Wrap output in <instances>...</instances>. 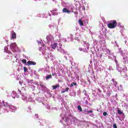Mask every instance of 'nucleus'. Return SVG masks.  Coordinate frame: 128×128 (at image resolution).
<instances>
[{
	"mask_svg": "<svg viewBox=\"0 0 128 128\" xmlns=\"http://www.w3.org/2000/svg\"><path fill=\"white\" fill-rule=\"evenodd\" d=\"M0 110H4V112H14L16 110V107L4 102V101H2L0 105Z\"/></svg>",
	"mask_w": 128,
	"mask_h": 128,
	"instance_id": "obj_1",
	"label": "nucleus"
},
{
	"mask_svg": "<svg viewBox=\"0 0 128 128\" xmlns=\"http://www.w3.org/2000/svg\"><path fill=\"white\" fill-rule=\"evenodd\" d=\"M62 6L64 7L62 10V12L64 14H70V12H74V6L72 5H70V4L66 3L62 1Z\"/></svg>",
	"mask_w": 128,
	"mask_h": 128,
	"instance_id": "obj_2",
	"label": "nucleus"
},
{
	"mask_svg": "<svg viewBox=\"0 0 128 128\" xmlns=\"http://www.w3.org/2000/svg\"><path fill=\"white\" fill-rule=\"evenodd\" d=\"M38 44H40L42 47H40L39 48V50L40 52H42V54L45 55V58H50V60H54V56L52 55L51 54H48V53L46 52V45L42 43V42H38Z\"/></svg>",
	"mask_w": 128,
	"mask_h": 128,
	"instance_id": "obj_3",
	"label": "nucleus"
},
{
	"mask_svg": "<svg viewBox=\"0 0 128 128\" xmlns=\"http://www.w3.org/2000/svg\"><path fill=\"white\" fill-rule=\"evenodd\" d=\"M22 100H24L26 102H34V100L30 96H28L26 93H24L22 94L21 96Z\"/></svg>",
	"mask_w": 128,
	"mask_h": 128,
	"instance_id": "obj_4",
	"label": "nucleus"
},
{
	"mask_svg": "<svg viewBox=\"0 0 128 128\" xmlns=\"http://www.w3.org/2000/svg\"><path fill=\"white\" fill-rule=\"evenodd\" d=\"M119 52L123 56L124 64H126V62H128V53L126 52H122L121 48H119Z\"/></svg>",
	"mask_w": 128,
	"mask_h": 128,
	"instance_id": "obj_5",
	"label": "nucleus"
},
{
	"mask_svg": "<svg viewBox=\"0 0 128 128\" xmlns=\"http://www.w3.org/2000/svg\"><path fill=\"white\" fill-rule=\"evenodd\" d=\"M10 50H12L14 52H18V48L16 42H14L10 44Z\"/></svg>",
	"mask_w": 128,
	"mask_h": 128,
	"instance_id": "obj_6",
	"label": "nucleus"
},
{
	"mask_svg": "<svg viewBox=\"0 0 128 128\" xmlns=\"http://www.w3.org/2000/svg\"><path fill=\"white\" fill-rule=\"evenodd\" d=\"M116 21L112 20L110 21V22L108 24V26L109 28H114L116 26Z\"/></svg>",
	"mask_w": 128,
	"mask_h": 128,
	"instance_id": "obj_7",
	"label": "nucleus"
},
{
	"mask_svg": "<svg viewBox=\"0 0 128 128\" xmlns=\"http://www.w3.org/2000/svg\"><path fill=\"white\" fill-rule=\"evenodd\" d=\"M66 112H63L62 114H60L61 118H62V120H60V122H62L63 124H68L67 120H64V118H66ZM66 123V124H65Z\"/></svg>",
	"mask_w": 128,
	"mask_h": 128,
	"instance_id": "obj_8",
	"label": "nucleus"
},
{
	"mask_svg": "<svg viewBox=\"0 0 128 128\" xmlns=\"http://www.w3.org/2000/svg\"><path fill=\"white\" fill-rule=\"evenodd\" d=\"M46 38L47 42L48 44L54 42V37L52 36L50 34H48V36H47Z\"/></svg>",
	"mask_w": 128,
	"mask_h": 128,
	"instance_id": "obj_9",
	"label": "nucleus"
},
{
	"mask_svg": "<svg viewBox=\"0 0 128 128\" xmlns=\"http://www.w3.org/2000/svg\"><path fill=\"white\" fill-rule=\"evenodd\" d=\"M11 96L13 98H20V96L16 94V92H12L11 94Z\"/></svg>",
	"mask_w": 128,
	"mask_h": 128,
	"instance_id": "obj_10",
	"label": "nucleus"
},
{
	"mask_svg": "<svg viewBox=\"0 0 128 128\" xmlns=\"http://www.w3.org/2000/svg\"><path fill=\"white\" fill-rule=\"evenodd\" d=\"M84 112H86H86H88V114H89L90 116H94V113H92L94 112L92 110H84Z\"/></svg>",
	"mask_w": 128,
	"mask_h": 128,
	"instance_id": "obj_11",
	"label": "nucleus"
},
{
	"mask_svg": "<svg viewBox=\"0 0 128 128\" xmlns=\"http://www.w3.org/2000/svg\"><path fill=\"white\" fill-rule=\"evenodd\" d=\"M56 46H58V44L54 42H52L51 43V46H50L51 48H52L53 50H55Z\"/></svg>",
	"mask_w": 128,
	"mask_h": 128,
	"instance_id": "obj_12",
	"label": "nucleus"
},
{
	"mask_svg": "<svg viewBox=\"0 0 128 128\" xmlns=\"http://www.w3.org/2000/svg\"><path fill=\"white\" fill-rule=\"evenodd\" d=\"M36 63L34 62L28 61L27 62V66H36Z\"/></svg>",
	"mask_w": 128,
	"mask_h": 128,
	"instance_id": "obj_13",
	"label": "nucleus"
},
{
	"mask_svg": "<svg viewBox=\"0 0 128 128\" xmlns=\"http://www.w3.org/2000/svg\"><path fill=\"white\" fill-rule=\"evenodd\" d=\"M83 46H84V48H86L87 50L90 48V44L85 41H83Z\"/></svg>",
	"mask_w": 128,
	"mask_h": 128,
	"instance_id": "obj_14",
	"label": "nucleus"
},
{
	"mask_svg": "<svg viewBox=\"0 0 128 128\" xmlns=\"http://www.w3.org/2000/svg\"><path fill=\"white\" fill-rule=\"evenodd\" d=\"M40 86H41L42 90H43V92H46V87L42 83H40Z\"/></svg>",
	"mask_w": 128,
	"mask_h": 128,
	"instance_id": "obj_15",
	"label": "nucleus"
},
{
	"mask_svg": "<svg viewBox=\"0 0 128 128\" xmlns=\"http://www.w3.org/2000/svg\"><path fill=\"white\" fill-rule=\"evenodd\" d=\"M11 38L14 40V38H16V32H12L10 34Z\"/></svg>",
	"mask_w": 128,
	"mask_h": 128,
	"instance_id": "obj_16",
	"label": "nucleus"
},
{
	"mask_svg": "<svg viewBox=\"0 0 128 128\" xmlns=\"http://www.w3.org/2000/svg\"><path fill=\"white\" fill-rule=\"evenodd\" d=\"M111 94H112V90H110L109 88H108V90L106 92V94L108 96H110Z\"/></svg>",
	"mask_w": 128,
	"mask_h": 128,
	"instance_id": "obj_17",
	"label": "nucleus"
},
{
	"mask_svg": "<svg viewBox=\"0 0 128 128\" xmlns=\"http://www.w3.org/2000/svg\"><path fill=\"white\" fill-rule=\"evenodd\" d=\"M4 52H7V54H10V51L8 50V46L4 47Z\"/></svg>",
	"mask_w": 128,
	"mask_h": 128,
	"instance_id": "obj_18",
	"label": "nucleus"
},
{
	"mask_svg": "<svg viewBox=\"0 0 128 128\" xmlns=\"http://www.w3.org/2000/svg\"><path fill=\"white\" fill-rule=\"evenodd\" d=\"M108 58L111 60H116V56H114L112 54H110Z\"/></svg>",
	"mask_w": 128,
	"mask_h": 128,
	"instance_id": "obj_19",
	"label": "nucleus"
},
{
	"mask_svg": "<svg viewBox=\"0 0 128 128\" xmlns=\"http://www.w3.org/2000/svg\"><path fill=\"white\" fill-rule=\"evenodd\" d=\"M116 70H118V72H122V70L124 69L120 67L118 65H116Z\"/></svg>",
	"mask_w": 128,
	"mask_h": 128,
	"instance_id": "obj_20",
	"label": "nucleus"
},
{
	"mask_svg": "<svg viewBox=\"0 0 128 128\" xmlns=\"http://www.w3.org/2000/svg\"><path fill=\"white\" fill-rule=\"evenodd\" d=\"M54 12H58V9H55L54 10H52V11H50V12H52L53 16H56L58 14V13H54Z\"/></svg>",
	"mask_w": 128,
	"mask_h": 128,
	"instance_id": "obj_21",
	"label": "nucleus"
},
{
	"mask_svg": "<svg viewBox=\"0 0 128 128\" xmlns=\"http://www.w3.org/2000/svg\"><path fill=\"white\" fill-rule=\"evenodd\" d=\"M79 50H80V52H88V50H86V49L84 48H78Z\"/></svg>",
	"mask_w": 128,
	"mask_h": 128,
	"instance_id": "obj_22",
	"label": "nucleus"
},
{
	"mask_svg": "<svg viewBox=\"0 0 128 128\" xmlns=\"http://www.w3.org/2000/svg\"><path fill=\"white\" fill-rule=\"evenodd\" d=\"M52 88H53V90H56V88H60V84H57L56 86H53Z\"/></svg>",
	"mask_w": 128,
	"mask_h": 128,
	"instance_id": "obj_23",
	"label": "nucleus"
},
{
	"mask_svg": "<svg viewBox=\"0 0 128 128\" xmlns=\"http://www.w3.org/2000/svg\"><path fill=\"white\" fill-rule=\"evenodd\" d=\"M46 80H50V78H52V75H47L46 76Z\"/></svg>",
	"mask_w": 128,
	"mask_h": 128,
	"instance_id": "obj_24",
	"label": "nucleus"
},
{
	"mask_svg": "<svg viewBox=\"0 0 128 128\" xmlns=\"http://www.w3.org/2000/svg\"><path fill=\"white\" fill-rule=\"evenodd\" d=\"M78 22L81 26H84V22H82V21L81 20H78Z\"/></svg>",
	"mask_w": 128,
	"mask_h": 128,
	"instance_id": "obj_25",
	"label": "nucleus"
},
{
	"mask_svg": "<svg viewBox=\"0 0 128 128\" xmlns=\"http://www.w3.org/2000/svg\"><path fill=\"white\" fill-rule=\"evenodd\" d=\"M112 82H113L114 86H116V84H118V82H116L114 81V79L112 78Z\"/></svg>",
	"mask_w": 128,
	"mask_h": 128,
	"instance_id": "obj_26",
	"label": "nucleus"
},
{
	"mask_svg": "<svg viewBox=\"0 0 128 128\" xmlns=\"http://www.w3.org/2000/svg\"><path fill=\"white\" fill-rule=\"evenodd\" d=\"M68 90H70V88H65V89L64 90H63V91L62 92V94H64V92H68Z\"/></svg>",
	"mask_w": 128,
	"mask_h": 128,
	"instance_id": "obj_27",
	"label": "nucleus"
},
{
	"mask_svg": "<svg viewBox=\"0 0 128 128\" xmlns=\"http://www.w3.org/2000/svg\"><path fill=\"white\" fill-rule=\"evenodd\" d=\"M78 110H80V112L82 111V106H78Z\"/></svg>",
	"mask_w": 128,
	"mask_h": 128,
	"instance_id": "obj_28",
	"label": "nucleus"
},
{
	"mask_svg": "<svg viewBox=\"0 0 128 128\" xmlns=\"http://www.w3.org/2000/svg\"><path fill=\"white\" fill-rule=\"evenodd\" d=\"M76 86V82H72L70 84V87L72 88V86Z\"/></svg>",
	"mask_w": 128,
	"mask_h": 128,
	"instance_id": "obj_29",
	"label": "nucleus"
},
{
	"mask_svg": "<svg viewBox=\"0 0 128 128\" xmlns=\"http://www.w3.org/2000/svg\"><path fill=\"white\" fill-rule=\"evenodd\" d=\"M70 38V41L72 42V35H70V36H68V38Z\"/></svg>",
	"mask_w": 128,
	"mask_h": 128,
	"instance_id": "obj_30",
	"label": "nucleus"
},
{
	"mask_svg": "<svg viewBox=\"0 0 128 128\" xmlns=\"http://www.w3.org/2000/svg\"><path fill=\"white\" fill-rule=\"evenodd\" d=\"M72 120L74 122H78V119L76 118H73Z\"/></svg>",
	"mask_w": 128,
	"mask_h": 128,
	"instance_id": "obj_31",
	"label": "nucleus"
},
{
	"mask_svg": "<svg viewBox=\"0 0 128 128\" xmlns=\"http://www.w3.org/2000/svg\"><path fill=\"white\" fill-rule=\"evenodd\" d=\"M32 108H30V107H28V112H32Z\"/></svg>",
	"mask_w": 128,
	"mask_h": 128,
	"instance_id": "obj_32",
	"label": "nucleus"
},
{
	"mask_svg": "<svg viewBox=\"0 0 128 128\" xmlns=\"http://www.w3.org/2000/svg\"><path fill=\"white\" fill-rule=\"evenodd\" d=\"M116 89L114 90L115 92H118V90H120V87L116 86Z\"/></svg>",
	"mask_w": 128,
	"mask_h": 128,
	"instance_id": "obj_33",
	"label": "nucleus"
},
{
	"mask_svg": "<svg viewBox=\"0 0 128 128\" xmlns=\"http://www.w3.org/2000/svg\"><path fill=\"white\" fill-rule=\"evenodd\" d=\"M42 18H46V14H43L41 16Z\"/></svg>",
	"mask_w": 128,
	"mask_h": 128,
	"instance_id": "obj_34",
	"label": "nucleus"
},
{
	"mask_svg": "<svg viewBox=\"0 0 128 128\" xmlns=\"http://www.w3.org/2000/svg\"><path fill=\"white\" fill-rule=\"evenodd\" d=\"M106 52H107V54H110V50H106Z\"/></svg>",
	"mask_w": 128,
	"mask_h": 128,
	"instance_id": "obj_35",
	"label": "nucleus"
},
{
	"mask_svg": "<svg viewBox=\"0 0 128 128\" xmlns=\"http://www.w3.org/2000/svg\"><path fill=\"white\" fill-rule=\"evenodd\" d=\"M22 62H23V64H26V60L25 59H23L22 60Z\"/></svg>",
	"mask_w": 128,
	"mask_h": 128,
	"instance_id": "obj_36",
	"label": "nucleus"
},
{
	"mask_svg": "<svg viewBox=\"0 0 128 128\" xmlns=\"http://www.w3.org/2000/svg\"><path fill=\"white\" fill-rule=\"evenodd\" d=\"M46 108H48V110H50V105L46 104Z\"/></svg>",
	"mask_w": 128,
	"mask_h": 128,
	"instance_id": "obj_37",
	"label": "nucleus"
},
{
	"mask_svg": "<svg viewBox=\"0 0 128 128\" xmlns=\"http://www.w3.org/2000/svg\"><path fill=\"white\" fill-rule=\"evenodd\" d=\"M118 114H122V112L120 110H118Z\"/></svg>",
	"mask_w": 128,
	"mask_h": 128,
	"instance_id": "obj_38",
	"label": "nucleus"
},
{
	"mask_svg": "<svg viewBox=\"0 0 128 128\" xmlns=\"http://www.w3.org/2000/svg\"><path fill=\"white\" fill-rule=\"evenodd\" d=\"M62 42H67L66 38H63L62 39Z\"/></svg>",
	"mask_w": 128,
	"mask_h": 128,
	"instance_id": "obj_39",
	"label": "nucleus"
},
{
	"mask_svg": "<svg viewBox=\"0 0 128 128\" xmlns=\"http://www.w3.org/2000/svg\"><path fill=\"white\" fill-rule=\"evenodd\" d=\"M52 76H56V73L54 72V71H52Z\"/></svg>",
	"mask_w": 128,
	"mask_h": 128,
	"instance_id": "obj_40",
	"label": "nucleus"
},
{
	"mask_svg": "<svg viewBox=\"0 0 128 128\" xmlns=\"http://www.w3.org/2000/svg\"><path fill=\"white\" fill-rule=\"evenodd\" d=\"M25 82H28V84H29V82H32V80H26Z\"/></svg>",
	"mask_w": 128,
	"mask_h": 128,
	"instance_id": "obj_41",
	"label": "nucleus"
},
{
	"mask_svg": "<svg viewBox=\"0 0 128 128\" xmlns=\"http://www.w3.org/2000/svg\"><path fill=\"white\" fill-rule=\"evenodd\" d=\"M113 128H118V127L116 126V124H113Z\"/></svg>",
	"mask_w": 128,
	"mask_h": 128,
	"instance_id": "obj_42",
	"label": "nucleus"
},
{
	"mask_svg": "<svg viewBox=\"0 0 128 128\" xmlns=\"http://www.w3.org/2000/svg\"><path fill=\"white\" fill-rule=\"evenodd\" d=\"M24 72H26V70H28V68H26V67H24Z\"/></svg>",
	"mask_w": 128,
	"mask_h": 128,
	"instance_id": "obj_43",
	"label": "nucleus"
},
{
	"mask_svg": "<svg viewBox=\"0 0 128 128\" xmlns=\"http://www.w3.org/2000/svg\"><path fill=\"white\" fill-rule=\"evenodd\" d=\"M106 114H108L106 112H104L103 113V116H106Z\"/></svg>",
	"mask_w": 128,
	"mask_h": 128,
	"instance_id": "obj_44",
	"label": "nucleus"
},
{
	"mask_svg": "<svg viewBox=\"0 0 128 128\" xmlns=\"http://www.w3.org/2000/svg\"><path fill=\"white\" fill-rule=\"evenodd\" d=\"M34 116H35V118H38V114H35Z\"/></svg>",
	"mask_w": 128,
	"mask_h": 128,
	"instance_id": "obj_45",
	"label": "nucleus"
},
{
	"mask_svg": "<svg viewBox=\"0 0 128 128\" xmlns=\"http://www.w3.org/2000/svg\"><path fill=\"white\" fill-rule=\"evenodd\" d=\"M84 94L85 96H86V91H84Z\"/></svg>",
	"mask_w": 128,
	"mask_h": 128,
	"instance_id": "obj_46",
	"label": "nucleus"
},
{
	"mask_svg": "<svg viewBox=\"0 0 128 128\" xmlns=\"http://www.w3.org/2000/svg\"><path fill=\"white\" fill-rule=\"evenodd\" d=\"M98 92H102V91L99 88L98 89Z\"/></svg>",
	"mask_w": 128,
	"mask_h": 128,
	"instance_id": "obj_47",
	"label": "nucleus"
},
{
	"mask_svg": "<svg viewBox=\"0 0 128 128\" xmlns=\"http://www.w3.org/2000/svg\"><path fill=\"white\" fill-rule=\"evenodd\" d=\"M59 46H60V48H62V44H59Z\"/></svg>",
	"mask_w": 128,
	"mask_h": 128,
	"instance_id": "obj_48",
	"label": "nucleus"
},
{
	"mask_svg": "<svg viewBox=\"0 0 128 128\" xmlns=\"http://www.w3.org/2000/svg\"><path fill=\"white\" fill-rule=\"evenodd\" d=\"M120 28H124V26H122L121 25H120Z\"/></svg>",
	"mask_w": 128,
	"mask_h": 128,
	"instance_id": "obj_49",
	"label": "nucleus"
},
{
	"mask_svg": "<svg viewBox=\"0 0 128 128\" xmlns=\"http://www.w3.org/2000/svg\"><path fill=\"white\" fill-rule=\"evenodd\" d=\"M60 36H61V34H58V37H59V38L60 39Z\"/></svg>",
	"mask_w": 128,
	"mask_h": 128,
	"instance_id": "obj_50",
	"label": "nucleus"
},
{
	"mask_svg": "<svg viewBox=\"0 0 128 128\" xmlns=\"http://www.w3.org/2000/svg\"><path fill=\"white\" fill-rule=\"evenodd\" d=\"M48 50H50V48L48 47Z\"/></svg>",
	"mask_w": 128,
	"mask_h": 128,
	"instance_id": "obj_51",
	"label": "nucleus"
},
{
	"mask_svg": "<svg viewBox=\"0 0 128 128\" xmlns=\"http://www.w3.org/2000/svg\"><path fill=\"white\" fill-rule=\"evenodd\" d=\"M46 68H47V70H48V68H50V66H47Z\"/></svg>",
	"mask_w": 128,
	"mask_h": 128,
	"instance_id": "obj_52",
	"label": "nucleus"
},
{
	"mask_svg": "<svg viewBox=\"0 0 128 128\" xmlns=\"http://www.w3.org/2000/svg\"><path fill=\"white\" fill-rule=\"evenodd\" d=\"M20 84H21V86L22 84V82H20Z\"/></svg>",
	"mask_w": 128,
	"mask_h": 128,
	"instance_id": "obj_53",
	"label": "nucleus"
},
{
	"mask_svg": "<svg viewBox=\"0 0 128 128\" xmlns=\"http://www.w3.org/2000/svg\"><path fill=\"white\" fill-rule=\"evenodd\" d=\"M18 92H19L20 94V92H22V91H20V90H18Z\"/></svg>",
	"mask_w": 128,
	"mask_h": 128,
	"instance_id": "obj_54",
	"label": "nucleus"
},
{
	"mask_svg": "<svg viewBox=\"0 0 128 128\" xmlns=\"http://www.w3.org/2000/svg\"><path fill=\"white\" fill-rule=\"evenodd\" d=\"M74 14H78V12H74Z\"/></svg>",
	"mask_w": 128,
	"mask_h": 128,
	"instance_id": "obj_55",
	"label": "nucleus"
},
{
	"mask_svg": "<svg viewBox=\"0 0 128 128\" xmlns=\"http://www.w3.org/2000/svg\"><path fill=\"white\" fill-rule=\"evenodd\" d=\"M50 28H52V25H50L49 26Z\"/></svg>",
	"mask_w": 128,
	"mask_h": 128,
	"instance_id": "obj_56",
	"label": "nucleus"
},
{
	"mask_svg": "<svg viewBox=\"0 0 128 128\" xmlns=\"http://www.w3.org/2000/svg\"><path fill=\"white\" fill-rule=\"evenodd\" d=\"M48 14H49L50 16V14L48 13Z\"/></svg>",
	"mask_w": 128,
	"mask_h": 128,
	"instance_id": "obj_57",
	"label": "nucleus"
},
{
	"mask_svg": "<svg viewBox=\"0 0 128 128\" xmlns=\"http://www.w3.org/2000/svg\"><path fill=\"white\" fill-rule=\"evenodd\" d=\"M7 58H10V56H8Z\"/></svg>",
	"mask_w": 128,
	"mask_h": 128,
	"instance_id": "obj_58",
	"label": "nucleus"
},
{
	"mask_svg": "<svg viewBox=\"0 0 128 128\" xmlns=\"http://www.w3.org/2000/svg\"><path fill=\"white\" fill-rule=\"evenodd\" d=\"M120 88H122V85H120Z\"/></svg>",
	"mask_w": 128,
	"mask_h": 128,
	"instance_id": "obj_59",
	"label": "nucleus"
},
{
	"mask_svg": "<svg viewBox=\"0 0 128 128\" xmlns=\"http://www.w3.org/2000/svg\"><path fill=\"white\" fill-rule=\"evenodd\" d=\"M125 44H126V41H125Z\"/></svg>",
	"mask_w": 128,
	"mask_h": 128,
	"instance_id": "obj_60",
	"label": "nucleus"
},
{
	"mask_svg": "<svg viewBox=\"0 0 128 128\" xmlns=\"http://www.w3.org/2000/svg\"><path fill=\"white\" fill-rule=\"evenodd\" d=\"M104 42H105V41H104Z\"/></svg>",
	"mask_w": 128,
	"mask_h": 128,
	"instance_id": "obj_61",
	"label": "nucleus"
},
{
	"mask_svg": "<svg viewBox=\"0 0 128 128\" xmlns=\"http://www.w3.org/2000/svg\"><path fill=\"white\" fill-rule=\"evenodd\" d=\"M58 50H60L58 49Z\"/></svg>",
	"mask_w": 128,
	"mask_h": 128,
	"instance_id": "obj_62",
	"label": "nucleus"
},
{
	"mask_svg": "<svg viewBox=\"0 0 128 128\" xmlns=\"http://www.w3.org/2000/svg\"><path fill=\"white\" fill-rule=\"evenodd\" d=\"M84 10H85V8H84Z\"/></svg>",
	"mask_w": 128,
	"mask_h": 128,
	"instance_id": "obj_63",
	"label": "nucleus"
},
{
	"mask_svg": "<svg viewBox=\"0 0 128 128\" xmlns=\"http://www.w3.org/2000/svg\"><path fill=\"white\" fill-rule=\"evenodd\" d=\"M6 42H8V40H6Z\"/></svg>",
	"mask_w": 128,
	"mask_h": 128,
	"instance_id": "obj_64",
	"label": "nucleus"
}]
</instances>
